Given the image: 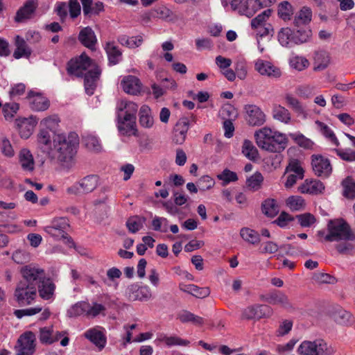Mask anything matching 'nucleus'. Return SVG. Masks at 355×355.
Segmentation results:
<instances>
[{
	"label": "nucleus",
	"mask_w": 355,
	"mask_h": 355,
	"mask_svg": "<svg viewBox=\"0 0 355 355\" xmlns=\"http://www.w3.org/2000/svg\"><path fill=\"white\" fill-rule=\"evenodd\" d=\"M68 73L76 77H84V85L86 93L91 96L96 87L101 70L85 53L75 59H71L67 67Z\"/></svg>",
	"instance_id": "nucleus-1"
},
{
	"label": "nucleus",
	"mask_w": 355,
	"mask_h": 355,
	"mask_svg": "<svg viewBox=\"0 0 355 355\" xmlns=\"http://www.w3.org/2000/svg\"><path fill=\"white\" fill-rule=\"evenodd\" d=\"M53 148L48 152L51 159H56L61 163L70 162L77 152L79 144L78 135L71 132L66 136L63 134L56 135L53 137Z\"/></svg>",
	"instance_id": "nucleus-2"
},
{
	"label": "nucleus",
	"mask_w": 355,
	"mask_h": 355,
	"mask_svg": "<svg viewBox=\"0 0 355 355\" xmlns=\"http://www.w3.org/2000/svg\"><path fill=\"white\" fill-rule=\"evenodd\" d=\"M254 138L259 148L272 153L284 150L288 144L286 135L267 127L257 130Z\"/></svg>",
	"instance_id": "nucleus-3"
},
{
	"label": "nucleus",
	"mask_w": 355,
	"mask_h": 355,
	"mask_svg": "<svg viewBox=\"0 0 355 355\" xmlns=\"http://www.w3.org/2000/svg\"><path fill=\"white\" fill-rule=\"evenodd\" d=\"M327 229V232L323 230L317 232L319 241H353L355 239L350 226L342 218L329 220Z\"/></svg>",
	"instance_id": "nucleus-4"
},
{
	"label": "nucleus",
	"mask_w": 355,
	"mask_h": 355,
	"mask_svg": "<svg viewBox=\"0 0 355 355\" xmlns=\"http://www.w3.org/2000/svg\"><path fill=\"white\" fill-rule=\"evenodd\" d=\"M105 306L96 302L90 304L88 302L80 301L67 310V316L69 318H77L85 316L87 318H95L100 313L105 315Z\"/></svg>",
	"instance_id": "nucleus-5"
},
{
	"label": "nucleus",
	"mask_w": 355,
	"mask_h": 355,
	"mask_svg": "<svg viewBox=\"0 0 355 355\" xmlns=\"http://www.w3.org/2000/svg\"><path fill=\"white\" fill-rule=\"evenodd\" d=\"M37 287L26 281H19L16 286L14 297L19 304L30 305L37 297Z\"/></svg>",
	"instance_id": "nucleus-6"
},
{
	"label": "nucleus",
	"mask_w": 355,
	"mask_h": 355,
	"mask_svg": "<svg viewBox=\"0 0 355 355\" xmlns=\"http://www.w3.org/2000/svg\"><path fill=\"white\" fill-rule=\"evenodd\" d=\"M273 314V310L266 304H253L245 308L241 313V319L259 320L262 318H270Z\"/></svg>",
	"instance_id": "nucleus-7"
},
{
	"label": "nucleus",
	"mask_w": 355,
	"mask_h": 355,
	"mask_svg": "<svg viewBox=\"0 0 355 355\" xmlns=\"http://www.w3.org/2000/svg\"><path fill=\"white\" fill-rule=\"evenodd\" d=\"M36 336L32 331H26L18 338L16 355H33L35 352Z\"/></svg>",
	"instance_id": "nucleus-8"
},
{
	"label": "nucleus",
	"mask_w": 355,
	"mask_h": 355,
	"mask_svg": "<svg viewBox=\"0 0 355 355\" xmlns=\"http://www.w3.org/2000/svg\"><path fill=\"white\" fill-rule=\"evenodd\" d=\"M22 281L37 286V284L46 276L44 269L36 263H30L23 266L20 270Z\"/></svg>",
	"instance_id": "nucleus-9"
},
{
	"label": "nucleus",
	"mask_w": 355,
	"mask_h": 355,
	"mask_svg": "<svg viewBox=\"0 0 355 355\" xmlns=\"http://www.w3.org/2000/svg\"><path fill=\"white\" fill-rule=\"evenodd\" d=\"M69 227V222L68 218L60 217L54 218L51 225L44 227V231L55 239H61V237L65 236Z\"/></svg>",
	"instance_id": "nucleus-10"
},
{
	"label": "nucleus",
	"mask_w": 355,
	"mask_h": 355,
	"mask_svg": "<svg viewBox=\"0 0 355 355\" xmlns=\"http://www.w3.org/2000/svg\"><path fill=\"white\" fill-rule=\"evenodd\" d=\"M261 300L270 304L278 305L286 309H291L293 308L288 297L285 293L279 291H275L266 295H261Z\"/></svg>",
	"instance_id": "nucleus-11"
},
{
	"label": "nucleus",
	"mask_w": 355,
	"mask_h": 355,
	"mask_svg": "<svg viewBox=\"0 0 355 355\" xmlns=\"http://www.w3.org/2000/svg\"><path fill=\"white\" fill-rule=\"evenodd\" d=\"M246 112L245 119L250 125L259 126L266 121V114L261 108L255 105H247L245 106Z\"/></svg>",
	"instance_id": "nucleus-12"
},
{
	"label": "nucleus",
	"mask_w": 355,
	"mask_h": 355,
	"mask_svg": "<svg viewBox=\"0 0 355 355\" xmlns=\"http://www.w3.org/2000/svg\"><path fill=\"white\" fill-rule=\"evenodd\" d=\"M311 165L315 174L319 177L327 178L331 173L329 159L321 155H313Z\"/></svg>",
	"instance_id": "nucleus-13"
},
{
	"label": "nucleus",
	"mask_w": 355,
	"mask_h": 355,
	"mask_svg": "<svg viewBox=\"0 0 355 355\" xmlns=\"http://www.w3.org/2000/svg\"><path fill=\"white\" fill-rule=\"evenodd\" d=\"M36 287L37 293H38L39 296L42 299L49 300L53 297L56 285L52 278L45 276L44 278L37 284Z\"/></svg>",
	"instance_id": "nucleus-14"
},
{
	"label": "nucleus",
	"mask_w": 355,
	"mask_h": 355,
	"mask_svg": "<svg viewBox=\"0 0 355 355\" xmlns=\"http://www.w3.org/2000/svg\"><path fill=\"white\" fill-rule=\"evenodd\" d=\"M122 89L127 94L137 96L141 94L143 85L135 76H125L121 82Z\"/></svg>",
	"instance_id": "nucleus-15"
},
{
	"label": "nucleus",
	"mask_w": 355,
	"mask_h": 355,
	"mask_svg": "<svg viewBox=\"0 0 355 355\" xmlns=\"http://www.w3.org/2000/svg\"><path fill=\"white\" fill-rule=\"evenodd\" d=\"M38 6L37 0H28L17 12L15 17L16 22H23L32 19Z\"/></svg>",
	"instance_id": "nucleus-16"
},
{
	"label": "nucleus",
	"mask_w": 355,
	"mask_h": 355,
	"mask_svg": "<svg viewBox=\"0 0 355 355\" xmlns=\"http://www.w3.org/2000/svg\"><path fill=\"white\" fill-rule=\"evenodd\" d=\"M255 70L261 76H266L272 78H278L282 76V71L277 67L268 61L258 60L255 62Z\"/></svg>",
	"instance_id": "nucleus-17"
},
{
	"label": "nucleus",
	"mask_w": 355,
	"mask_h": 355,
	"mask_svg": "<svg viewBox=\"0 0 355 355\" xmlns=\"http://www.w3.org/2000/svg\"><path fill=\"white\" fill-rule=\"evenodd\" d=\"M330 53L324 50H318L313 54V71L315 72L325 70L331 64Z\"/></svg>",
	"instance_id": "nucleus-18"
},
{
	"label": "nucleus",
	"mask_w": 355,
	"mask_h": 355,
	"mask_svg": "<svg viewBox=\"0 0 355 355\" xmlns=\"http://www.w3.org/2000/svg\"><path fill=\"white\" fill-rule=\"evenodd\" d=\"M118 129L123 135H135L137 132L136 120L117 113Z\"/></svg>",
	"instance_id": "nucleus-19"
},
{
	"label": "nucleus",
	"mask_w": 355,
	"mask_h": 355,
	"mask_svg": "<svg viewBox=\"0 0 355 355\" xmlns=\"http://www.w3.org/2000/svg\"><path fill=\"white\" fill-rule=\"evenodd\" d=\"M128 295L131 301L147 300L152 296L150 289L147 286H139L137 285H131L128 288Z\"/></svg>",
	"instance_id": "nucleus-20"
},
{
	"label": "nucleus",
	"mask_w": 355,
	"mask_h": 355,
	"mask_svg": "<svg viewBox=\"0 0 355 355\" xmlns=\"http://www.w3.org/2000/svg\"><path fill=\"white\" fill-rule=\"evenodd\" d=\"M78 39L84 46L90 50H95L97 38L94 31L89 26L82 28L78 34Z\"/></svg>",
	"instance_id": "nucleus-21"
},
{
	"label": "nucleus",
	"mask_w": 355,
	"mask_h": 355,
	"mask_svg": "<svg viewBox=\"0 0 355 355\" xmlns=\"http://www.w3.org/2000/svg\"><path fill=\"white\" fill-rule=\"evenodd\" d=\"M28 98L31 108L35 111H44L50 105L49 101L40 94L30 92L28 94Z\"/></svg>",
	"instance_id": "nucleus-22"
},
{
	"label": "nucleus",
	"mask_w": 355,
	"mask_h": 355,
	"mask_svg": "<svg viewBox=\"0 0 355 355\" xmlns=\"http://www.w3.org/2000/svg\"><path fill=\"white\" fill-rule=\"evenodd\" d=\"M15 125L21 137L28 139L32 135L35 122L31 119L23 118L16 119Z\"/></svg>",
	"instance_id": "nucleus-23"
},
{
	"label": "nucleus",
	"mask_w": 355,
	"mask_h": 355,
	"mask_svg": "<svg viewBox=\"0 0 355 355\" xmlns=\"http://www.w3.org/2000/svg\"><path fill=\"white\" fill-rule=\"evenodd\" d=\"M138 110V105L132 101L121 100L117 105V113H122L123 116L132 118L136 120V114Z\"/></svg>",
	"instance_id": "nucleus-24"
},
{
	"label": "nucleus",
	"mask_w": 355,
	"mask_h": 355,
	"mask_svg": "<svg viewBox=\"0 0 355 355\" xmlns=\"http://www.w3.org/2000/svg\"><path fill=\"white\" fill-rule=\"evenodd\" d=\"M84 336L100 349H103L105 345V336L102 331L96 328H92L88 329L85 332Z\"/></svg>",
	"instance_id": "nucleus-25"
},
{
	"label": "nucleus",
	"mask_w": 355,
	"mask_h": 355,
	"mask_svg": "<svg viewBox=\"0 0 355 355\" xmlns=\"http://www.w3.org/2000/svg\"><path fill=\"white\" fill-rule=\"evenodd\" d=\"M179 288L183 292L192 295L198 298H204L209 295L210 290L208 287L200 288L193 284H180Z\"/></svg>",
	"instance_id": "nucleus-26"
},
{
	"label": "nucleus",
	"mask_w": 355,
	"mask_h": 355,
	"mask_svg": "<svg viewBox=\"0 0 355 355\" xmlns=\"http://www.w3.org/2000/svg\"><path fill=\"white\" fill-rule=\"evenodd\" d=\"M324 189V184L319 180H306L304 184L299 187L298 190L302 193L318 194Z\"/></svg>",
	"instance_id": "nucleus-27"
},
{
	"label": "nucleus",
	"mask_w": 355,
	"mask_h": 355,
	"mask_svg": "<svg viewBox=\"0 0 355 355\" xmlns=\"http://www.w3.org/2000/svg\"><path fill=\"white\" fill-rule=\"evenodd\" d=\"M16 49L13 53V57L15 59H19L22 57L28 58L31 54V49L27 45L24 38L17 35L15 42Z\"/></svg>",
	"instance_id": "nucleus-28"
},
{
	"label": "nucleus",
	"mask_w": 355,
	"mask_h": 355,
	"mask_svg": "<svg viewBox=\"0 0 355 355\" xmlns=\"http://www.w3.org/2000/svg\"><path fill=\"white\" fill-rule=\"evenodd\" d=\"M285 101L288 106H289L297 116H302L303 119L307 117V113L304 106L297 98L292 94H287L285 96Z\"/></svg>",
	"instance_id": "nucleus-29"
},
{
	"label": "nucleus",
	"mask_w": 355,
	"mask_h": 355,
	"mask_svg": "<svg viewBox=\"0 0 355 355\" xmlns=\"http://www.w3.org/2000/svg\"><path fill=\"white\" fill-rule=\"evenodd\" d=\"M313 355H333L335 353L334 347L323 339L313 340Z\"/></svg>",
	"instance_id": "nucleus-30"
},
{
	"label": "nucleus",
	"mask_w": 355,
	"mask_h": 355,
	"mask_svg": "<svg viewBox=\"0 0 355 355\" xmlns=\"http://www.w3.org/2000/svg\"><path fill=\"white\" fill-rule=\"evenodd\" d=\"M83 193L92 192L99 184V177L96 175H87L79 181Z\"/></svg>",
	"instance_id": "nucleus-31"
},
{
	"label": "nucleus",
	"mask_w": 355,
	"mask_h": 355,
	"mask_svg": "<svg viewBox=\"0 0 355 355\" xmlns=\"http://www.w3.org/2000/svg\"><path fill=\"white\" fill-rule=\"evenodd\" d=\"M19 160L21 168L24 171H33L34 169L35 162L33 157L26 148H23L20 150L19 154Z\"/></svg>",
	"instance_id": "nucleus-32"
},
{
	"label": "nucleus",
	"mask_w": 355,
	"mask_h": 355,
	"mask_svg": "<svg viewBox=\"0 0 355 355\" xmlns=\"http://www.w3.org/2000/svg\"><path fill=\"white\" fill-rule=\"evenodd\" d=\"M312 18V12L309 8L303 7L295 16L293 24L295 27L300 28L310 23Z\"/></svg>",
	"instance_id": "nucleus-33"
},
{
	"label": "nucleus",
	"mask_w": 355,
	"mask_h": 355,
	"mask_svg": "<svg viewBox=\"0 0 355 355\" xmlns=\"http://www.w3.org/2000/svg\"><path fill=\"white\" fill-rule=\"evenodd\" d=\"M105 51L107 54L109 62L112 64H116L121 58L122 53L113 42H109L105 45Z\"/></svg>",
	"instance_id": "nucleus-34"
},
{
	"label": "nucleus",
	"mask_w": 355,
	"mask_h": 355,
	"mask_svg": "<svg viewBox=\"0 0 355 355\" xmlns=\"http://www.w3.org/2000/svg\"><path fill=\"white\" fill-rule=\"evenodd\" d=\"M272 116L275 120L286 124L289 123L291 121V114L289 110L280 105L273 107Z\"/></svg>",
	"instance_id": "nucleus-35"
},
{
	"label": "nucleus",
	"mask_w": 355,
	"mask_h": 355,
	"mask_svg": "<svg viewBox=\"0 0 355 355\" xmlns=\"http://www.w3.org/2000/svg\"><path fill=\"white\" fill-rule=\"evenodd\" d=\"M139 123L144 128H149L153 126L154 121L151 115L150 109L148 105H142L139 110Z\"/></svg>",
	"instance_id": "nucleus-36"
},
{
	"label": "nucleus",
	"mask_w": 355,
	"mask_h": 355,
	"mask_svg": "<svg viewBox=\"0 0 355 355\" xmlns=\"http://www.w3.org/2000/svg\"><path fill=\"white\" fill-rule=\"evenodd\" d=\"M155 342H164L168 347L173 345L187 346L190 343V342L187 340H184L177 336H167L163 334H161L158 336L157 338L155 340Z\"/></svg>",
	"instance_id": "nucleus-37"
},
{
	"label": "nucleus",
	"mask_w": 355,
	"mask_h": 355,
	"mask_svg": "<svg viewBox=\"0 0 355 355\" xmlns=\"http://www.w3.org/2000/svg\"><path fill=\"white\" fill-rule=\"evenodd\" d=\"M118 42L123 46L135 49L141 45L143 37L141 35L128 37L127 35H123L118 37Z\"/></svg>",
	"instance_id": "nucleus-38"
},
{
	"label": "nucleus",
	"mask_w": 355,
	"mask_h": 355,
	"mask_svg": "<svg viewBox=\"0 0 355 355\" xmlns=\"http://www.w3.org/2000/svg\"><path fill=\"white\" fill-rule=\"evenodd\" d=\"M51 133L49 130L41 128L37 137V145L41 149H49L51 144Z\"/></svg>",
	"instance_id": "nucleus-39"
},
{
	"label": "nucleus",
	"mask_w": 355,
	"mask_h": 355,
	"mask_svg": "<svg viewBox=\"0 0 355 355\" xmlns=\"http://www.w3.org/2000/svg\"><path fill=\"white\" fill-rule=\"evenodd\" d=\"M263 214L268 217H274L279 212V207L274 199H267L261 205Z\"/></svg>",
	"instance_id": "nucleus-40"
},
{
	"label": "nucleus",
	"mask_w": 355,
	"mask_h": 355,
	"mask_svg": "<svg viewBox=\"0 0 355 355\" xmlns=\"http://www.w3.org/2000/svg\"><path fill=\"white\" fill-rule=\"evenodd\" d=\"M178 319L183 323L192 322L197 326H201L204 324L205 320L203 318L196 315L193 313L183 311L178 315Z\"/></svg>",
	"instance_id": "nucleus-41"
},
{
	"label": "nucleus",
	"mask_w": 355,
	"mask_h": 355,
	"mask_svg": "<svg viewBox=\"0 0 355 355\" xmlns=\"http://www.w3.org/2000/svg\"><path fill=\"white\" fill-rule=\"evenodd\" d=\"M289 64L291 68L302 71L309 67L310 62L305 57L295 55L290 58Z\"/></svg>",
	"instance_id": "nucleus-42"
},
{
	"label": "nucleus",
	"mask_w": 355,
	"mask_h": 355,
	"mask_svg": "<svg viewBox=\"0 0 355 355\" xmlns=\"http://www.w3.org/2000/svg\"><path fill=\"white\" fill-rule=\"evenodd\" d=\"M315 124L320 131V132L327 139H329L333 144H334L336 146L340 145V143L336 137L334 132L331 129L324 123L321 122L320 121H316Z\"/></svg>",
	"instance_id": "nucleus-43"
},
{
	"label": "nucleus",
	"mask_w": 355,
	"mask_h": 355,
	"mask_svg": "<svg viewBox=\"0 0 355 355\" xmlns=\"http://www.w3.org/2000/svg\"><path fill=\"white\" fill-rule=\"evenodd\" d=\"M243 154L250 160H255L259 157V153L257 148L250 140L245 139L242 146Z\"/></svg>",
	"instance_id": "nucleus-44"
},
{
	"label": "nucleus",
	"mask_w": 355,
	"mask_h": 355,
	"mask_svg": "<svg viewBox=\"0 0 355 355\" xmlns=\"http://www.w3.org/2000/svg\"><path fill=\"white\" fill-rule=\"evenodd\" d=\"M263 181V177L259 172H256L246 180V187L248 189L255 191L259 190Z\"/></svg>",
	"instance_id": "nucleus-45"
},
{
	"label": "nucleus",
	"mask_w": 355,
	"mask_h": 355,
	"mask_svg": "<svg viewBox=\"0 0 355 355\" xmlns=\"http://www.w3.org/2000/svg\"><path fill=\"white\" fill-rule=\"evenodd\" d=\"M286 204L291 211H300L305 207L304 200L298 196H290L287 198Z\"/></svg>",
	"instance_id": "nucleus-46"
},
{
	"label": "nucleus",
	"mask_w": 355,
	"mask_h": 355,
	"mask_svg": "<svg viewBox=\"0 0 355 355\" xmlns=\"http://www.w3.org/2000/svg\"><path fill=\"white\" fill-rule=\"evenodd\" d=\"M289 137L295 141L300 147L306 149H311L314 145L313 141L300 133H290Z\"/></svg>",
	"instance_id": "nucleus-47"
},
{
	"label": "nucleus",
	"mask_w": 355,
	"mask_h": 355,
	"mask_svg": "<svg viewBox=\"0 0 355 355\" xmlns=\"http://www.w3.org/2000/svg\"><path fill=\"white\" fill-rule=\"evenodd\" d=\"M243 239L252 244L258 243L260 241V236L257 232L248 227H243L240 232Z\"/></svg>",
	"instance_id": "nucleus-48"
},
{
	"label": "nucleus",
	"mask_w": 355,
	"mask_h": 355,
	"mask_svg": "<svg viewBox=\"0 0 355 355\" xmlns=\"http://www.w3.org/2000/svg\"><path fill=\"white\" fill-rule=\"evenodd\" d=\"M311 36V31L309 28L297 29L293 33L292 41L295 44H302L309 41Z\"/></svg>",
	"instance_id": "nucleus-49"
},
{
	"label": "nucleus",
	"mask_w": 355,
	"mask_h": 355,
	"mask_svg": "<svg viewBox=\"0 0 355 355\" xmlns=\"http://www.w3.org/2000/svg\"><path fill=\"white\" fill-rule=\"evenodd\" d=\"M59 121L57 116H50L41 121L40 126L42 128L49 130L52 133H54L58 126Z\"/></svg>",
	"instance_id": "nucleus-50"
},
{
	"label": "nucleus",
	"mask_w": 355,
	"mask_h": 355,
	"mask_svg": "<svg viewBox=\"0 0 355 355\" xmlns=\"http://www.w3.org/2000/svg\"><path fill=\"white\" fill-rule=\"evenodd\" d=\"M53 329L51 327H43L40 330V340L42 343L51 344L58 341V338H53Z\"/></svg>",
	"instance_id": "nucleus-51"
},
{
	"label": "nucleus",
	"mask_w": 355,
	"mask_h": 355,
	"mask_svg": "<svg viewBox=\"0 0 355 355\" xmlns=\"http://www.w3.org/2000/svg\"><path fill=\"white\" fill-rule=\"evenodd\" d=\"M259 10H260V7L259 6L258 0H246L243 9L240 12L250 17Z\"/></svg>",
	"instance_id": "nucleus-52"
},
{
	"label": "nucleus",
	"mask_w": 355,
	"mask_h": 355,
	"mask_svg": "<svg viewBox=\"0 0 355 355\" xmlns=\"http://www.w3.org/2000/svg\"><path fill=\"white\" fill-rule=\"evenodd\" d=\"M293 15L292 6L288 1H283L278 6V15L284 21L289 20Z\"/></svg>",
	"instance_id": "nucleus-53"
},
{
	"label": "nucleus",
	"mask_w": 355,
	"mask_h": 355,
	"mask_svg": "<svg viewBox=\"0 0 355 355\" xmlns=\"http://www.w3.org/2000/svg\"><path fill=\"white\" fill-rule=\"evenodd\" d=\"M168 220L164 217L155 216L152 220V227L155 231L167 232Z\"/></svg>",
	"instance_id": "nucleus-54"
},
{
	"label": "nucleus",
	"mask_w": 355,
	"mask_h": 355,
	"mask_svg": "<svg viewBox=\"0 0 355 355\" xmlns=\"http://www.w3.org/2000/svg\"><path fill=\"white\" fill-rule=\"evenodd\" d=\"M83 142L87 148L91 151L98 152L101 149V144L95 136L87 135L84 137Z\"/></svg>",
	"instance_id": "nucleus-55"
},
{
	"label": "nucleus",
	"mask_w": 355,
	"mask_h": 355,
	"mask_svg": "<svg viewBox=\"0 0 355 355\" xmlns=\"http://www.w3.org/2000/svg\"><path fill=\"white\" fill-rule=\"evenodd\" d=\"M219 114L225 121L226 119L233 121L237 116V112L234 106L226 104L221 107Z\"/></svg>",
	"instance_id": "nucleus-56"
},
{
	"label": "nucleus",
	"mask_w": 355,
	"mask_h": 355,
	"mask_svg": "<svg viewBox=\"0 0 355 355\" xmlns=\"http://www.w3.org/2000/svg\"><path fill=\"white\" fill-rule=\"evenodd\" d=\"M343 186L344 188L343 195L347 198H355V182L347 178L343 180Z\"/></svg>",
	"instance_id": "nucleus-57"
},
{
	"label": "nucleus",
	"mask_w": 355,
	"mask_h": 355,
	"mask_svg": "<svg viewBox=\"0 0 355 355\" xmlns=\"http://www.w3.org/2000/svg\"><path fill=\"white\" fill-rule=\"evenodd\" d=\"M217 178L223 181V186H225L232 182H236L238 180L236 173L227 168L223 170L221 173L218 174Z\"/></svg>",
	"instance_id": "nucleus-58"
},
{
	"label": "nucleus",
	"mask_w": 355,
	"mask_h": 355,
	"mask_svg": "<svg viewBox=\"0 0 355 355\" xmlns=\"http://www.w3.org/2000/svg\"><path fill=\"white\" fill-rule=\"evenodd\" d=\"M296 218L302 227H309L316 222L315 217L310 213L297 215Z\"/></svg>",
	"instance_id": "nucleus-59"
},
{
	"label": "nucleus",
	"mask_w": 355,
	"mask_h": 355,
	"mask_svg": "<svg viewBox=\"0 0 355 355\" xmlns=\"http://www.w3.org/2000/svg\"><path fill=\"white\" fill-rule=\"evenodd\" d=\"M19 104L16 103H7L3 105L2 112L6 120L11 119L19 110Z\"/></svg>",
	"instance_id": "nucleus-60"
},
{
	"label": "nucleus",
	"mask_w": 355,
	"mask_h": 355,
	"mask_svg": "<svg viewBox=\"0 0 355 355\" xmlns=\"http://www.w3.org/2000/svg\"><path fill=\"white\" fill-rule=\"evenodd\" d=\"M214 184V180L209 175H203L197 181V186L202 191L211 189Z\"/></svg>",
	"instance_id": "nucleus-61"
},
{
	"label": "nucleus",
	"mask_w": 355,
	"mask_h": 355,
	"mask_svg": "<svg viewBox=\"0 0 355 355\" xmlns=\"http://www.w3.org/2000/svg\"><path fill=\"white\" fill-rule=\"evenodd\" d=\"M293 31L290 28H283L278 33V40L284 46H287L292 40Z\"/></svg>",
	"instance_id": "nucleus-62"
},
{
	"label": "nucleus",
	"mask_w": 355,
	"mask_h": 355,
	"mask_svg": "<svg viewBox=\"0 0 355 355\" xmlns=\"http://www.w3.org/2000/svg\"><path fill=\"white\" fill-rule=\"evenodd\" d=\"M271 14V10L267 9L257 15L251 21V26L253 28H257L263 25L264 22L269 18Z\"/></svg>",
	"instance_id": "nucleus-63"
},
{
	"label": "nucleus",
	"mask_w": 355,
	"mask_h": 355,
	"mask_svg": "<svg viewBox=\"0 0 355 355\" xmlns=\"http://www.w3.org/2000/svg\"><path fill=\"white\" fill-rule=\"evenodd\" d=\"M313 340H304L297 348V353L299 355H313Z\"/></svg>",
	"instance_id": "nucleus-64"
}]
</instances>
